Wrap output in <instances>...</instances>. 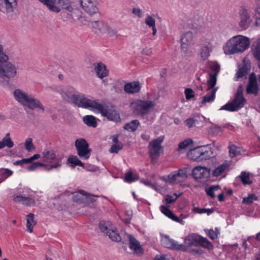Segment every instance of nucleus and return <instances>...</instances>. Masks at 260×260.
I'll use <instances>...</instances> for the list:
<instances>
[{"mask_svg": "<svg viewBox=\"0 0 260 260\" xmlns=\"http://www.w3.org/2000/svg\"><path fill=\"white\" fill-rule=\"evenodd\" d=\"M17 74V68L15 64L8 62L2 64L0 63V84L4 83L6 79L15 78Z\"/></svg>", "mask_w": 260, "mask_h": 260, "instance_id": "7", "label": "nucleus"}, {"mask_svg": "<svg viewBox=\"0 0 260 260\" xmlns=\"http://www.w3.org/2000/svg\"><path fill=\"white\" fill-rule=\"evenodd\" d=\"M200 239V236L198 234L192 233L188 235L184 238V244L183 245L184 246V248L180 250L185 251L186 250L187 247L198 245Z\"/></svg>", "mask_w": 260, "mask_h": 260, "instance_id": "24", "label": "nucleus"}, {"mask_svg": "<svg viewBox=\"0 0 260 260\" xmlns=\"http://www.w3.org/2000/svg\"><path fill=\"white\" fill-rule=\"evenodd\" d=\"M138 179L137 174H133L132 172H128L125 174L124 181L127 183H131Z\"/></svg>", "mask_w": 260, "mask_h": 260, "instance_id": "42", "label": "nucleus"}, {"mask_svg": "<svg viewBox=\"0 0 260 260\" xmlns=\"http://www.w3.org/2000/svg\"><path fill=\"white\" fill-rule=\"evenodd\" d=\"M240 152L239 148L235 145H232L229 147V153L231 157L236 156L239 154Z\"/></svg>", "mask_w": 260, "mask_h": 260, "instance_id": "53", "label": "nucleus"}, {"mask_svg": "<svg viewBox=\"0 0 260 260\" xmlns=\"http://www.w3.org/2000/svg\"><path fill=\"white\" fill-rule=\"evenodd\" d=\"M185 123L189 127H191L198 123V119L197 117L190 118L185 120Z\"/></svg>", "mask_w": 260, "mask_h": 260, "instance_id": "58", "label": "nucleus"}, {"mask_svg": "<svg viewBox=\"0 0 260 260\" xmlns=\"http://www.w3.org/2000/svg\"><path fill=\"white\" fill-rule=\"evenodd\" d=\"M64 9L66 12L71 10L74 7L72 6L71 2L69 0H61V3L59 4V8Z\"/></svg>", "mask_w": 260, "mask_h": 260, "instance_id": "45", "label": "nucleus"}, {"mask_svg": "<svg viewBox=\"0 0 260 260\" xmlns=\"http://www.w3.org/2000/svg\"><path fill=\"white\" fill-rule=\"evenodd\" d=\"M83 120L88 126L95 127L97 125L96 118L92 115H86L84 116Z\"/></svg>", "mask_w": 260, "mask_h": 260, "instance_id": "37", "label": "nucleus"}, {"mask_svg": "<svg viewBox=\"0 0 260 260\" xmlns=\"http://www.w3.org/2000/svg\"><path fill=\"white\" fill-rule=\"evenodd\" d=\"M95 71L99 78L103 79L108 75L109 71L102 62L98 63L95 67Z\"/></svg>", "mask_w": 260, "mask_h": 260, "instance_id": "30", "label": "nucleus"}, {"mask_svg": "<svg viewBox=\"0 0 260 260\" xmlns=\"http://www.w3.org/2000/svg\"><path fill=\"white\" fill-rule=\"evenodd\" d=\"M113 141L115 143L111 146L109 151L111 153H117L120 150L122 149L123 145L121 143L117 142L116 138L113 139Z\"/></svg>", "mask_w": 260, "mask_h": 260, "instance_id": "41", "label": "nucleus"}, {"mask_svg": "<svg viewBox=\"0 0 260 260\" xmlns=\"http://www.w3.org/2000/svg\"><path fill=\"white\" fill-rule=\"evenodd\" d=\"M161 243L165 247L171 249L179 250L184 248L183 244H178L176 241L171 239L167 235H164L161 237Z\"/></svg>", "mask_w": 260, "mask_h": 260, "instance_id": "20", "label": "nucleus"}, {"mask_svg": "<svg viewBox=\"0 0 260 260\" xmlns=\"http://www.w3.org/2000/svg\"><path fill=\"white\" fill-rule=\"evenodd\" d=\"M17 6V0H0V11L6 14L10 19L16 17Z\"/></svg>", "mask_w": 260, "mask_h": 260, "instance_id": "8", "label": "nucleus"}, {"mask_svg": "<svg viewBox=\"0 0 260 260\" xmlns=\"http://www.w3.org/2000/svg\"><path fill=\"white\" fill-rule=\"evenodd\" d=\"M209 66L213 73L209 74V78L207 81V90L215 86L217 82V76L220 71V65L216 62H211Z\"/></svg>", "mask_w": 260, "mask_h": 260, "instance_id": "14", "label": "nucleus"}, {"mask_svg": "<svg viewBox=\"0 0 260 260\" xmlns=\"http://www.w3.org/2000/svg\"><path fill=\"white\" fill-rule=\"evenodd\" d=\"M68 161L70 164L75 166H79L84 167V164L80 160L77 156H72L69 158Z\"/></svg>", "mask_w": 260, "mask_h": 260, "instance_id": "50", "label": "nucleus"}, {"mask_svg": "<svg viewBox=\"0 0 260 260\" xmlns=\"http://www.w3.org/2000/svg\"><path fill=\"white\" fill-rule=\"evenodd\" d=\"M252 53L256 59L260 61V39L257 40L252 45ZM260 69V64L258 65Z\"/></svg>", "mask_w": 260, "mask_h": 260, "instance_id": "36", "label": "nucleus"}, {"mask_svg": "<svg viewBox=\"0 0 260 260\" xmlns=\"http://www.w3.org/2000/svg\"><path fill=\"white\" fill-rule=\"evenodd\" d=\"M133 13L139 17V18H141L143 16L142 11L138 8H134L133 9L132 11Z\"/></svg>", "mask_w": 260, "mask_h": 260, "instance_id": "61", "label": "nucleus"}, {"mask_svg": "<svg viewBox=\"0 0 260 260\" xmlns=\"http://www.w3.org/2000/svg\"><path fill=\"white\" fill-rule=\"evenodd\" d=\"M14 99L20 105L30 110L38 109L42 112L45 111V108L42 103L31 94L24 90L17 88L13 91Z\"/></svg>", "mask_w": 260, "mask_h": 260, "instance_id": "2", "label": "nucleus"}, {"mask_svg": "<svg viewBox=\"0 0 260 260\" xmlns=\"http://www.w3.org/2000/svg\"><path fill=\"white\" fill-rule=\"evenodd\" d=\"M206 233L211 239L214 240L217 238L220 232L218 228H215V230L212 229L206 230Z\"/></svg>", "mask_w": 260, "mask_h": 260, "instance_id": "44", "label": "nucleus"}, {"mask_svg": "<svg viewBox=\"0 0 260 260\" xmlns=\"http://www.w3.org/2000/svg\"><path fill=\"white\" fill-rule=\"evenodd\" d=\"M8 59V56L6 55L4 51L0 53V62H6Z\"/></svg>", "mask_w": 260, "mask_h": 260, "instance_id": "63", "label": "nucleus"}, {"mask_svg": "<svg viewBox=\"0 0 260 260\" xmlns=\"http://www.w3.org/2000/svg\"><path fill=\"white\" fill-rule=\"evenodd\" d=\"M219 188V185H215L210 186L209 188L206 189L207 194L211 197L212 198H214L215 197L214 191L218 190Z\"/></svg>", "mask_w": 260, "mask_h": 260, "instance_id": "51", "label": "nucleus"}, {"mask_svg": "<svg viewBox=\"0 0 260 260\" xmlns=\"http://www.w3.org/2000/svg\"><path fill=\"white\" fill-rule=\"evenodd\" d=\"M160 210L164 215L169 218L177 222H180V220L165 205L160 206Z\"/></svg>", "mask_w": 260, "mask_h": 260, "instance_id": "33", "label": "nucleus"}, {"mask_svg": "<svg viewBox=\"0 0 260 260\" xmlns=\"http://www.w3.org/2000/svg\"><path fill=\"white\" fill-rule=\"evenodd\" d=\"M73 200L74 202L79 203H88L95 201L93 196L86 193L83 190L74 192L73 194Z\"/></svg>", "mask_w": 260, "mask_h": 260, "instance_id": "18", "label": "nucleus"}, {"mask_svg": "<svg viewBox=\"0 0 260 260\" xmlns=\"http://www.w3.org/2000/svg\"><path fill=\"white\" fill-rule=\"evenodd\" d=\"M192 175L196 179H206L209 177V170L201 166L196 167L192 171Z\"/></svg>", "mask_w": 260, "mask_h": 260, "instance_id": "25", "label": "nucleus"}, {"mask_svg": "<svg viewBox=\"0 0 260 260\" xmlns=\"http://www.w3.org/2000/svg\"><path fill=\"white\" fill-rule=\"evenodd\" d=\"M211 51V48L208 45L202 46L200 49V56L202 60H206L210 56Z\"/></svg>", "mask_w": 260, "mask_h": 260, "instance_id": "38", "label": "nucleus"}, {"mask_svg": "<svg viewBox=\"0 0 260 260\" xmlns=\"http://www.w3.org/2000/svg\"><path fill=\"white\" fill-rule=\"evenodd\" d=\"M59 92L63 100L74 103L79 92L72 88H66L60 89Z\"/></svg>", "mask_w": 260, "mask_h": 260, "instance_id": "21", "label": "nucleus"}, {"mask_svg": "<svg viewBox=\"0 0 260 260\" xmlns=\"http://www.w3.org/2000/svg\"><path fill=\"white\" fill-rule=\"evenodd\" d=\"M34 214L30 213L26 216V231L29 233L32 232L33 228L36 224L34 220Z\"/></svg>", "mask_w": 260, "mask_h": 260, "instance_id": "35", "label": "nucleus"}, {"mask_svg": "<svg viewBox=\"0 0 260 260\" xmlns=\"http://www.w3.org/2000/svg\"><path fill=\"white\" fill-rule=\"evenodd\" d=\"M239 177L240 178L243 184L246 185L251 184V181H250L249 178V173H246L245 172H242L241 173V175L239 176Z\"/></svg>", "mask_w": 260, "mask_h": 260, "instance_id": "46", "label": "nucleus"}, {"mask_svg": "<svg viewBox=\"0 0 260 260\" xmlns=\"http://www.w3.org/2000/svg\"><path fill=\"white\" fill-rule=\"evenodd\" d=\"M39 167H43L42 163L41 162H36L28 166L27 170L29 171H33Z\"/></svg>", "mask_w": 260, "mask_h": 260, "instance_id": "60", "label": "nucleus"}, {"mask_svg": "<svg viewBox=\"0 0 260 260\" xmlns=\"http://www.w3.org/2000/svg\"><path fill=\"white\" fill-rule=\"evenodd\" d=\"M187 177L186 171L183 169H179L172 172L168 175L162 176L160 179L170 184H176L183 182Z\"/></svg>", "mask_w": 260, "mask_h": 260, "instance_id": "10", "label": "nucleus"}, {"mask_svg": "<svg viewBox=\"0 0 260 260\" xmlns=\"http://www.w3.org/2000/svg\"><path fill=\"white\" fill-rule=\"evenodd\" d=\"M90 25L93 28L99 30L102 33L108 34L110 36L116 35L117 32L115 29L103 21H92L91 22Z\"/></svg>", "mask_w": 260, "mask_h": 260, "instance_id": "16", "label": "nucleus"}, {"mask_svg": "<svg viewBox=\"0 0 260 260\" xmlns=\"http://www.w3.org/2000/svg\"><path fill=\"white\" fill-rule=\"evenodd\" d=\"M257 200V197L254 194L250 193L247 197L243 198L242 203L245 204L249 205Z\"/></svg>", "mask_w": 260, "mask_h": 260, "instance_id": "43", "label": "nucleus"}, {"mask_svg": "<svg viewBox=\"0 0 260 260\" xmlns=\"http://www.w3.org/2000/svg\"><path fill=\"white\" fill-rule=\"evenodd\" d=\"M193 211L197 213H207L208 215H209L213 212V210L211 209L199 208L198 207L193 208Z\"/></svg>", "mask_w": 260, "mask_h": 260, "instance_id": "52", "label": "nucleus"}, {"mask_svg": "<svg viewBox=\"0 0 260 260\" xmlns=\"http://www.w3.org/2000/svg\"><path fill=\"white\" fill-rule=\"evenodd\" d=\"M140 122L138 120H133L129 123L125 124L124 128L129 132H134L136 130Z\"/></svg>", "mask_w": 260, "mask_h": 260, "instance_id": "40", "label": "nucleus"}, {"mask_svg": "<svg viewBox=\"0 0 260 260\" xmlns=\"http://www.w3.org/2000/svg\"><path fill=\"white\" fill-rule=\"evenodd\" d=\"M249 39L242 35H236L228 40L223 45V50L226 55L242 53L249 48Z\"/></svg>", "mask_w": 260, "mask_h": 260, "instance_id": "1", "label": "nucleus"}, {"mask_svg": "<svg viewBox=\"0 0 260 260\" xmlns=\"http://www.w3.org/2000/svg\"><path fill=\"white\" fill-rule=\"evenodd\" d=\"M96 113H99L102 116L106 117L108 119L113 121L117 120L120 118L119 115L116 111L108 110L101 104L100 108L98 109Z\"/></svg>", "mask_w": 260, "mask_h": 260, "instance_id": "23", "label": "nucleus"}, {"mask_svg": "<svg viewBox=\"0 0 260 260\" xmlns=\"http://www.w3.org/2000/svg\"><path fill=\"white\" fill-rule=\"evenodd\" d=\"M44 4L51 11L58 13L60 11L59 4L61 3V0H39Z\"/></svg>", "mask_w": 260, "mask_h": 260, "instance_id": "27", "label": "nucleus"}, {"mask_svg": "<svg viewBox=\"0 0 260 260\" xmlns=\"http://www.w3.org/2000/svg\"><path fill=\"white\" fill-rule=\"evenodd\" d=\"M14 143L11 140L9 133H7L5 137L0 141V149L7 147L9 148L13 147Z\"/></svg>", "mask_w": 260, "mask_h": 260, "instance_id": "34", "label": "nucleus"}, {"mask_svg": "<svg viewBox=\"0 0 260 260\" xmlns=\"http://www.w3.org/2000/svg\"><path fill=\"white\" fill-rule=\"evenodd\" d=\"M181 194H177V193H174V195L175 196V197H172L170 195H167L165 197V200L166 204H171L173 203H174L177 199L178 197Z\"/></svg>", "mask_w": 260, "mask_h": 260, "instance_id": "54", "label": "nucleus"}, {"mask_svg": "<svg viewBox=\"0 0 260 260\" xmlns=\"http://www.w3.org/2000/svg\"><path fill=\"white\" fill-rule=\"evenodd\" d=\"M154 105L152 101L137 100L131 103V107L134 113L143 116L149 113Z\"/></svg>", "mask_w": 260, "mask_h": 260, "instance_id": "6", "label": "nucleus"}, {"mask_svg": "<svg viewBox=\"0 0 260 260\" xmlns=\"http://www.w3.org/2000/svg\"><path fill=\"white\" fill-rule=\"evenodd\" d=\"M75 146L77 151V154L81 158L87 159L89 158L91 150L85 139L83 138L77 139L75 142Z\"/></svg>", "mask_w": 260, "mask_h": 260, "instance_id": "13", "label": "nucleus"}, {"mask_svg": "<svg viewBox=\"0 0 260 260\" xmlns=\"http://www.w3.org/2000/svg\"><path fill=\"white\" fill-rule=\"evenodd\" d=\"M101 231L107 234L112 241L119 242L121 236L116 228L109 221H101L99 224Z\"/></svg>", "mask_w": 260, "mask_h": 260, "instance_id": "9", "label": "nucleus"}, {"mask_svg": "<svg viewBox=\"0 0 260 260\" xmlns=\"http://www.w3.org/2000/svg\"><path fill=\"white\" fill-rule=\"evenodd\" d=\"M141 86L139 81H133L125 84L123 90L127 94H135L139 93Z\"/></svg>", "mask_w": 260, "mask_h": 260, "instance_id": "26", "label": "nucleus"}, {"mask_svg": "<svg viewBox=\"0 0 260 260\" xmlns=\"http://www.w3.org/2000/svg\"><path fill=\"white\" fill-rule=\"evenodd\" d=\"M246 90L247 93L254 94H256L258 92V86L256 80L255 78L253 79L252 78V75H251Z\"/></svg>", "mask_w": 260, "mask_h": 260, "instance_id": "32", "label": "nucleus"}, {"mask_svg": "<svg viewBox=\"0 0 260 260\" xmlns=\"http://www.w3.org/2000/svg\"><path fill=\"white\" fill-rule=\"evenodd\" d=\"M184 93L185 94V98L187 100H190L194 96V91L190 88H186L185 90Z\"/></svg>", "mask_w": 260, "mask_h": 260, "instance_id": "59", "label": "nucleus"}, {"mask_svg": "<svg viewBox=\"0 0 260 260\" xmlns=\"http://www.w3.org/2000/svg\"><path fill=\"white\" fill-rule=\"evenodd\" d=\"M239 27L243 30L247 29L250 24V15L247 10L241 9L239 11Z\"/></svg>", "mask_w": 260, "mask_h": 260, "instance_id": "22", "label": "nucleus"}, {"mask_svg": "<svg viewBox=\"0 0 260 260\" xmlns=\"http://www.w3.org/2000/svg\"><path fill=\"white\" fill-rule=\"evenodd\" d=\"M218 87H215L214 86L208 90L206 89L207 91H209V93L203 98L202 104H205L207 103H209L213 102L215 99V93L218 90Z\"/></svg>", "mask_w": 260, "mask_h": 260, "instance_id": "31", "label": "nucleus"}, {"mask_svg": "<svg viewBox=\"0 0 260 260\" xmlns=\"http://www.w3.org/2000/svg\"><path fill=\"white\" fill-rule=\"evenodd\" d=\"M24 146L26 150L28 152L35 148L34 145L32 143V138H29L26 139L24 143Z\"/></svg>", "mask_w": 260, "mask_h": 260, "instance_id": "55", "label": "nucleus"}, {"mask_svg": "<svg viewBox=\"0 0 260 260\" xmlns=\"http://www.w3.org/2000/svg\"><path fill=\"white\" fill-rule=\"evenodd\" d=\"M247 73V71L244 67L239 69V71L236 73V80L238 79L243 78L246 76Z\"/></svg>", "mask_w": 260, "mask_h": 260, "instance_id": "56", "label": "nucleus"}, {"mask_svg": "<svg viewBox=\"0 0 260 260\" xmlns=\"http://www.w3.org/2000/svg\"><path fill=\"white\" fill-rule=\"evenodd\" d=\"M187 157L193 161H201L210 158L211 155L210 151L200 146L190 150L187 153Z\"/></svg>", "mask_w": 260, "mask_h": 260, "instance_id": "11", "label": "nucleus"}, {"mask_svg": "<svg viewBox=\"0 0 260 260\" xmlns=\"http://www.w3.org/2000/svg\"><path fill=\"white\" fill-rule=\"evenodd\" d=\"M227 167L226 164H222L217 167L213 171V175L214 176L218 177L220 176Z\"/></svg>", "mask_w": 260, "mask_h": 260, "instance_id": "47", "label": "nucleus"}, {"mask_svg": "<svg viewBox=\"0 0 260 260\" xmlns=\"http://www.w3.org/2000/svg\"><path fill=\"white\" fill-rule=\"evenodd\" d=\"M198 245L208 250H212L214 247L212 244L207 239L201 236L198 241Z\"/></svg>", "mask_w": 260, "mask_h": 260, "instance_id": "39", "label": "nucleus"}, {"mask_svg": "<svg viewBox=\"0 0 260 260\" xmlns=\"http://www.w3.org/2000/svg\"><path fill=\"white\" fill-rule=\"evenodd\" d=\"M41 162L44 170L50 171L59 167L61 165V158L56 156L54 150L45 149L41 153Z\"/></svg>", "mask_w": 260, "mask_h": 260, "instance_id": "3", "label": "nucleus"}, {"mask_svg": "<svg viewBox=\"0 0 260 260\" xmlns=\"http://www.w3.org/2000/svg\"><path fill=\"white\" fill-rule=\"evenodd\" d=\"M145 22L150 28L156 26L155 19L149 15L146 16L145 19Z\"/></svg>", "mask_w": 260, "mask_h": 260, "instance_id": "48", "label": "nucleus"}, {"mask_svg": "<svg viewBox=\"0 0 260 260\" xmlns=\"http://www.w3.org/2000/svg\"><path fill=\"white\" fill-rule=\"evenodd\" d=\"M39 158H41V154H36L32 156L31 157H30V158H26L25 160L26 161H25V162L30 163L32 162L33 160L37 159Z\"/></svg>", "mask_w": 260, "mask_h": 260, "instance_id": "62", "label": "nucleus"}, {"mask_svg": "<svg viewBox=\"0 0 260 260\" xmlns=\"http://www.w3.org/2000/svg\"><path fill=\"white\" fill-rule=\"evenodd\" d=\"M192 143V141L190 139H187L184 140L179 144L178 150L179 151L182 149H185L189 146V145L191 144Z\"/></svg>", "mask_w": 260, "mask_h": 260, "instance_id": "49", "label": "nucleus"}, {"mask_svg": "<svg viewBox=\"0 0 260 260\" xmlns=\"http://www.w3.org/2000/svg\"><path fill=\"white\" fill-rule=\"evenodd\" d=\"M74 104L79 107L89 109L94 112H96L100 109L101 104L97 100L89 99L80 92L78 93Z\"/></svg>", "mask_w": 260, "mask_h": 260, "instance_id": "5", "label": "nucleus"}, {"mask_svg": "<svg viewBox=\"0 0 260 260\" xmlns=\"http://www.w3.org/2000/svg\"><path fill=\"white\" fill-rule=\"evenodd\" d=\"M194 43V35L190 30L184 32L180 37L181 52L185 57L190 56L192 53L191 46Z\"/></svg>", "mask_w": 260, "mask_h": 260, "instance_id": "4", "label": "nucleus"}, {"mask_svg": "<svg viewBox=\"0 0 260 260\" xmlns=\"http://www.w3.org/2000/svg\"><path fill=\"white\" fill-rule=\"evenodd\" d=\"M164 140V137H159L152 140L148 145L149 153L152 162L156 160L160 153L163 151V148L161 145Z\"/></svg>", "mask_w": 260, "mask_h": 260, "instance_id": "12", "label": "nucleus"}, {"mask_svg": "<svg viewBox=\"0 0 260 260\" xmlns=\"http://www.w3.org/2000/svg\"><path fill=\"white\" fill-rule=\"evenodd\" d=\"M128 239L129 247L133 253L139 255L142 254L143 250L138 241L131 235L128 236Z\"/></svg>", "mask_w": 260, "mask_h": 260, "instance_id": "28", "label": "nucleus"}, {"mask_svg": "<svg viewBox=\"0 0 260 260\" xmlns=\"http://www.w3.org/2000/svg\"><path fill=\"white\" fill-rule=\"evenodd\" d=\"M81 6L87 13L92 14L98 11L99 0H79Z\"/></svg>", "mask_w": 260, "mask_h": 260, "instance_id": "17", "label": "nucleus"}, {"mask_svg": "<svg viewBox=\"0 0 260 260\" xmlns=\"http://www.w3.org/2000/svg\"><path fill=\"white\" fill-rule=\"evenodd\" d=\"M0 173L4 179H6L13 174V171L8 169H3L0 170Z\"/></svg>", "mask_w": 260, "mask_h": 260, "instance_id": "57", "label": "nucleus"}, {"mask_svg": "<svg viewBox=\"0 0 260 260\" xmlns=\"http://www.w3.org/2000/svg\"><path fill=\"white\" fill-rule=\"evenodd\" d=\"M23 193H24V191ZM12 198L14 202L25 206L31 207L35 206L36 204L34 198L29 196H26L24 193L21 195H14Z\"/></svg>", "mask_w": 260, "mask_h": 260, "instance_id": "19", "label": "nucleus"}, {"mask_svg": "<svg viewBox=\"0 0 260 260\" xmlns=\"http://www.w3.org/2000/svg\"><path fill=\"white\" fill-rule=\"evenodd\" d=\"M154 260H169L168 257L165 255H156Z\"/></svg>", "mask_w": 260, "mask_h": 260, "instance_id": "64", "label": "nucleus"}, {"mask_svg": "<svg viewBox=\"0 0 260 260\" xmlns=\"http://www.w3.org/2000/svg\"><path fill=\"white\" fill-rule=\"evenodd\" d=\"M67 19L71 22H75L81 18L80 11L74 7L68 12H66Z\"/></svg>", "mask_w": 260, "mask_h": 260, "instance_id": "29", "label": "nucleus"}, {"mask_svg": "<svg viewBox=\"0 0 260 260\" xmlns=\"http://www.w3.org/2000/svg\"><path fill=\"white\" fill-rule=\"evenodd\" d=\"M246 103V100L243 96H236L232 102L223 106L220 110L229 111H236L242 108Z\"/></svg>", "mask_w": 260, "mask_h": 260, "instance_id": "15", "label": "nucleus"}]
</instances>
